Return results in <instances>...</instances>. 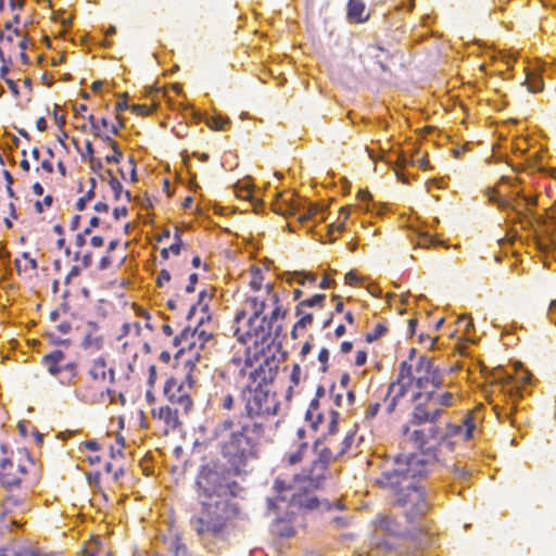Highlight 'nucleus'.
Returning a JSON list of instances; mask_svg holds the SVG:
<instances>
[{"mask_svg":"<svg viewBox=\"0 0 556 556\" xmlns=\"http://www.w3.org/2000/svg\"><path fill=\"white\" fill-rule=\"evenodd\" d=\"M410 388H415L412 395L414 407L404 434L419 450L417 454L429 460L433 468L434 452L444 439L443 429L437 422L446 408L456 405L458 395L446 381L445 372L434 364L432 357L426 355L420 356L415 366L407 362L401 363L396 381L389 386L386 395V400L391 399L389 412L394 409L396 402Z\"/></svg>","mask_w":556,"mask_h":556,"instance_id":"f257e3e1","label":"nucleus"},{"mask_svg":"<svg viewBox=\"0 0 556 556\" xmlns=\"http://www.w3.org/2000/svg\"><path fill=\"white\" fill-rule=\"evenodd\" d=\"M277 372L275 358H267L251 370L241 391L245 415L225 416L216 421L214 440L222 456L236 470L258 457L260 441L265 432L263 420L277 415L279 403L269 389Z\"/></svg>","mask_w":556,"mask_h":556,"instance_id":"f03ea898","label":"nucleus"},{"mask_svg":"<svg viewBox=\"0 0 556 556\" xmlns=\"http://www.w3.org/2000/svg\"><path fill=\"white\" fill-rule=\"evenodd\" d=\"M219 462L204 464L197 477L198 496L201 510L191 519L192 529L201 536H217L226 522L239 513V508L229 497L241 496L243 489L233 479L245 470L243 466L236 470Z\"/></svg>","mask_w":556,"mask_h":556,"instance_id":"7ed1b4c3","label":"nucleus"},{"mask_svg":"<svg viewBox=\"0 0 556 556\" xmlns=\"http://www.w3.org/2000/svg\"><path fill=\"white\" fill-rule=\"evenodd\" d=\"M432 471L429 460L419 454H401L393 468L384 470L379 480L383 486L395 489V503L406 509L407 518L425 516L434 502V490L420 482Z\"/></svg>","mask_w":556,"mask_h":556,"instance_id":"20e7f679","label":"nucleus"},{"mask_svg":"<svg viewBox=\"0 0 556 556\" xmlns=\"http://www.w3.org/2000/svg\"><path fill=\"white\" fill-rule=\"evenodd\" d=\"M277 496L267 498L268 511L276 516L271 525V533L280 540L295 535L296 528L302 525L300 514L304 509L316 508L319 504L316 495L311 492L301 493V486H286L285 481L276 480Z\"/></svg>","mask_w":556,"mask_h":556,"instance_id":"39448f33","label":"nucleus"},{"mask_svg":"<svg viewBox=\"0 0 556 556\" xmlns=\"http://www.w3.org/2000/svg\"><path fill=\"white\" fill-rule=\"evenodd\" d=\"M434 538L424 530L406 532L402 526L391 517L377 519L371 536V546L378 553L397 552L413 553L430 547Z\"/></svg>","mask_w":556,"mask_h":556,"instance_id":"423d86ee","label":"nucleus"},{"mask_svg":"<svg viewBox=\"0 0 556 556\" xmlns=\"http://www.w3.org/2000/svg\"><path fill=\"white\" fill-rule=\"evenodd\" d=\"M199 376L198 365L188 359L185 363L184 374L170 377L164 386V394L168 402L178 406L186 415L193 406V395L198 391Z\"/></svg>","mask_w":556,"mask_h":556,"instance_id":"0eeeda50","label":"nucleus"},{"mask_svg":"<svg viewBox=\"0 0 556 556\" xmlns=\"http://www.w3.org/2000/svg\"><path fill=\"white\" fill-rule=\"evenodd\" d=\"M315 448L317 451V457L314 458L308 466L303 468L301 476L296 477L293 484H288L287 486L299 485L302 488L301 493L307 491L313 495H315L313 490L321 486L327 478L328 464L334 460V452L331 447L319 448L318 443Z\"/></svg>","mask_w":556,"mask_h":556,"instance_id":"6e6552de","label":"nucleus"},{"mask_svg":"<svg viewBox=\"0 0 556 556\" xmlns=\"http://www.w3.org/2000/svg\"><path fill=\"white\" fill-rule=\"evenodd\" d=\"M25 473V467L13 462V451L0 444V489L18 488Z\"/></svg>","mask_w":556,"mask_h":556,"instance_id":"1a4fd4ad","label":"nucleus"},{"mask_svg":"<svg viewBox=\"0 0 556 556\" xmlns=\"http://www.w3.org/2000/svg\"><path fill=\"white\" fill-rule=\"evenodd\" d=\"M479 417L473 412H468L459 424H448L443 430L444 438H455L457 441L468 442L478 431Z\"/></svg>","mask_w":556,"mask_h":556,"instance_id":"9d476101","label":"nucleus"},{"mask_svg":"<svg viewBox=\"0 0 556 556\" xmlns=\"http://www.w3.org/2000/svg\"><path fill=\"white\" fill-rule=\"evenodd\" d=\"M65 359L66 356L63 351L54 350L42 357L41 364L51 376L55 377L62 371L63 367L66 366L67 362H65Z\"/></svg>","mask_w":556,"mask_h":556,"instance_id":"9b49d317","label":"nucleus"},{"mask_svg":"<svg viewBox=\"0 0 556 556\" xmlns=\"http://www.w3.org/2000/svg\"><path fill=\"white\" fill-rule=\"evenodd\" d=\"M181 409L172 407L170 405L161 406L157 409H153V416L162 420L167 430H175L179 426V413Z\"/></svg>","mask_w":556,"mask_h":556,"instance_id":"f8f14e48","label":"nucleus"},{"mask_svg":"<svg viewBox=\"0 0 556 556\" xmlns=\"http://www.w3.org/2000/svg\"><path fill=\"white\" fill-rule=\"evenodd\" d=\"M89 375L96 381H104L108 375L111 383L115 381V370L112 367L108 369L105 358L102 356L92 361Z\"/></svg>","mask_w":556,"mask_h":556,"instance_id":"ddd939ff","label":"nucleus"},{"mask_svg":"<svg viewBox=\"0 0 556 556\" xmlns=\"http://www.w3.org/2000/svg\"><path fill=\"white\" fill-rule=\"evenodd\" d=\"M192 337L189 339L190 352L195 351L197 361H199V350H203L205 344L213 339L212 333L206 332L205 330H200L199 328L191 329Z\"/></svg>","mask_w":556,"mask_h":556,"instance_id":"4468645a","label":"nucleus"},{"mask_svg":"<svg viewBox=\"0 0 556 556\" xmlns=\"http://www.w3.org/2000/svg\"><path fill=\"white\" fill-rule=\"evenodd\" d=\"M366 5L363 0H349L348 18L352 23H363L368 20V15H364Z\"/></svg>","mask_w":556,"mask_h":556,"instance_id":"2eb2a0df","label":"nucleus"},{"mask_svg":"<svg viewBox=\"0 0 556 556\" xmlns=\"http://www.w3.org/2000/svg\"><path fill=\"white\" fill-rule=\"evenodd\" d=\"M286 282L288 285H292L293 282H296L300 286H306V285H315L317 281V276L314 273L311 271H288L285 273Z\"/></svg>","mask_w":556,"mask_h":556,"instance_id":"dca6fc26","label":"nucleus"},{"mask_svg":"<svg viewBox=\"0 0 556 556\" xmlns=\"http://www.w3.org/2000/svg\"><path fill=\"white\" fill-rule=\"evenodd\" d=\"M304 434H305V430L298 429L296 435H298V438L300 440V443L296 446L295 451L289 452L286 455V457H285V459L288 462L289 465H296V464H299L302 460L304 454L307 452V450H308L307 443L306 442H302V439H303Z\"/></svg>","mask_w":556,"mask_h":556,"instance_id":"f3484780","label":"nucleus"},{"mask_svg":"<svg viewBox=\"0 0 556 556\" xmlns=\"http://www.w3.org/2000/svg\"><path fill=\"white\" fill-rule=\"evenodd\" d=\"M274 324L271 320L267 319L266 316H260L258 321L252 327L250 325V331L254 333L255 337L265 340L267 337H270Z\"/></svg>","mask_w":556,"mask_h":556,"instance_id":"a211bd4d","label":"nucleus"},{"mask_svg":"<svg viewBox=\"0 0 556 556\" xmlns=\"http://www.w3.org/2000/svg\"><path fill=\"white\" fill-rule=\"evenodd\" d=\"M325 302H326L325 294H315L309 299L299 302V304L295 307V314L304 313L305 308H312V307L323 308L325 305Z\"/></svg>","mask_w":556,"mask_h":556,"instance_id":"6ab92c4d","label":"nucleus"},{"mask_svg":"<svg viewBox=\"0 0 556 556\" xmlns=\"http://www.w3.org/2000/svg\"><path fill=\"white\" fill-rule=\"evenodd\" d=\"M77 376V366L74 362H67L62 371L55 376L63 386H70Z\"/></svg>","mask_w":556,"mask_h":556,"instance_id":"aec40b11","label":"nucleus"},{"mask_svg":"<svg viewBox=\"0 0 556 556\" xmlns=\"http://www.w3.org/2000/svg\"><path fill=\"white\" fill-rule=\"evenodd\" d=\"M306 420L311 422L312 427L317 429L319 424L324 422V416L319 412V404L317 400H313L306 412Z\"/></svg>","mask_w":556,"mask_h":556,"instance_id":"412c9836","label":"nucleus"},{"mask_svg":"<svg viewBox=\"0 0 556 556\" xmlns=\"http://www.w3.org/2000/svg\"><path fill=\"white\" fill-rule=\"evenodd\" d=\"M14 264L20 274L22 271L26 273L28 269L36 270L38 267L37 261L28 252L22 253L21 258H16Z\"/></svg>","mask_w":556,"mask_h":556,"instance_id":"4be33fe9","label":"nucleus"},{"mask_svg":"<svg viewBox=\"0 0 556 556\" xmlns=\"http://www.w3.org/2000/svg\"><path fill=\"white\" fill-rule=\"evenodd\" d=\"M193 334L191 328H185L179 336H176L173 340V345L178 349L177 356L184 353L186 350L190 352L189 339Z\"/></svg>","mask_w":556,"mask_h":556,"instance_id":"5701e85b","label":"nucleus"},{"mask_svg":"<svg viewBox=\"0 0 556 556\" xmlns=\"http://www.w3.org/2000/svg\"><path fill=\"white\" fill-rule=\"evenodd\" d=\"M248 305H250L253 311L252 316L249 319V325L253 327L258 321V317L262 316L265 309V302L257 298H251L248 300Z\"/></svg>","mask_w":556,"mask_h":556,"instance_id":"b1692460","label":"nucleus"},{"mask_svg":"<svg viewBox=\"0 0 556 556\" xmlns=\"http://www.w3.org/2000/svg\"><path fill=\"white\" fill-rule=\"evenodd\" d=\"M352 442H353V435L346 434L344 437V439L342 440V442L340 443V445L337 446L332 440H329L327 447H331L333 450L334 459H337L338 457L342 456L343 454H345L348 452V450L352 445Z\"/></svg>","mask_w":556,"mask_h":556,"instance_id":"393cba45","label":"nucleus"},{"mask_svg":"<svg viewBox=\"0 0 556 556\" xmlns=\"http://www.w3.org/2000/svg\"><path fill=\"white\" fill-rule=\"evenodd\" d=\"M319 214H323V208H320L317 204H309L306 211L299 216V220L301 223L317 220Z\"/></svg>","mask_w":556,"mask_h":556,"instance_id":"a878e982","label":"nucleus"},{"mask_svg":"<svg viewBox=\"0 0 556 556\" xmlns=\"http://www.w3.org/2000/svg\"><path fill=\"white\" fill-rule=\"evenodd\" d=\"M299 318L296 324L294 325L292 329V337L296 338V331L298 329H305L307 326L312 325L313 323V314H295Z\"/></svg>","mask_w":556,"mask_h":556,"instance_id":"bb28decb","label":"nucleus"},{"mask_svg":"<svg viewBox=\"0 0 556 556\" xmlns=\"http://www.w3.org/2000/svg\"><path fill=\"white\" fill-rule=\"evenodd\" d=\"M527 86H528L529 91L536 93V92H540L543 90L544 83H543L542 77L528 74L527 75Z\"/></svg>","mask_w":556,"mask_h":556,"instance_id":"cd10ccee","label":"nucleus"},{"mask_svg":"<svg viewBox=\"0 0 556 556\" xmlns=\"http://www.w3.org/2000/svg\"><path fill=\"white\" fill-rule=\"evenodd\" d=\"M235 406V399L230 393H223L218 399V407L225 410H231Z\"/></svg>","mask_w":556,"mask_h":556,"instance_id":"c85d7f7f","label":"nucleus"},{"mask_svg":"<svg viewBox=\"0 0 556 556\" xmlns=\"http://www.w3.org/2000/svg\"><path fill=\"white\" fill-rule=\"evenodd\" d=\"M301 374H302V370H301L300 365L294 364L292 367L291 374H290L291 384L289 386V390H288L289 393L292 391L293 387L299 386V383L301 381Z\"/></svg>","mask_w":556,"mask_h":556,"instance_id":"c756f323","label":"nucleus"},{"mask_svg":"<svg viewBox=\"0 0 556 556\" xmlns=\"http://www.w3.org/2000/svg\"><path fill=\"white\" fill-rule=\"evenodd\" d=\"M338 418H339V413L334 412V410H331L329 413V417H328V422H327V433L328 434H334L337 432V429H338Z\"/></svg>","mask_w":556,"mask_h":556,"instance_id":"7c9ffc66","label":"nucleus"},{"mask_svg":"<svg viewBox=\"0 0 556 556\" xmlns=\"http://www.w3.org/2000/svg\"><path fill=\"white\" fill-rule=\"evenodd\" d=\"M106 174L110 176V181H109L110 187H111L112 191L115 193V197L118 198L119 193L123 190V186L119 182V180L116 177H114L112 169H108Z\"/></svg>","mask_w":556,"mask_h":556,"instance_id":"2f4dec72","label":"nucleus"},{"mask_svg":"<svg viewBox=\"0 0 556 556\" xmlns=\"http://www.w3.org/2000/svg\"><path fill=\"white\" fill-rule=\"evenodd\" d=\"M388 329L384 325L378 324L374 328L372 332L367 334V341L372 342L387 333Z\"/></svg>","mask_w":556,"mask_h":556,"instance_id":"473e14b6","label":"nucleus"},{"mask_svg":"<svg viewBox=\"0 0 556 556\" xmlns=\"http://www.w3.org/2000/svg\"><path fill=\"white\" fill-rule=\"evenodd\" d=\"M516 194L519 197V199L514 200L515 202L511 204L516 206L515 210H519V206L527 207L528 205H534L535 201L532 199H529L525 194H522L520 191L516 192Z\"/></svg>","mask_w":556,"mask_h":556,"instance_id":"72a5a7b5","label":"nucleus"},{"mask_svg":"<svg viewBox=\"0 0 556 556\" xmlns=\"http://www.w3.org/2000/svg\"><path fill=\"white\" fill-rule=\"evenodd\" d=\"M112 150H113V154L112 155H106L105 156V161L109 164L119 163L121 159L123 157V152L119 150L117 142H113V149Z\"/></svg>","mask_w":556,"mask_h":556,"instance_id":"f704fd0d","label":"nucleus"},{"mask_svg":"<svg viewBox=\"0 0 556 556\" xmlns=\"http://www.w3.org/2000/svg\"><path fill=\"white\" fill-rule=\"evenodd\" d=\"M131 111L137 115L148 116L152 114L153 108L148 104H135L132 105Z\"/></svg>","mask_w":556,"mask_h":556,"instance_id":"c9c22d12","label":"nucleus"},{"mask_svg":"<svg viewBox=\"0 0 556 556\" xmlns=\"http://www.w3.org/2000/svg\"><path fill=\"white\" fill-rule=\"evenodd\" d=\"M100 448H101V444L96 440H87L79 445L80 452H84V450L97 452Z\"/></svg>","mask_w":556,"mask_h":556,"instance_id":"e433bc0d","label":"nucleus"},{"mask_svg":"<svg viewBox=\"0 0 556 556\" xmlns=\"http://www.w3.org/2000/svg\"><path fill=\"white\" fill-rule=\"evenodd\" d=\"M169 280H170L169 271L167 269H162L159 273L155 282L159 288H163L165 286V283H167Z\"/></svg>","mask_w":556,"mask_h":556,"instance_id":"4c0bfd02","label":"nucleus"},{"mask_svg":"<svg viewBox=\"0 0 556 556\" xmlns=\"http://www.w3.org/2000/svg\"><path fill=\"white\" fill-rule=\"evenodd\" d=\"M457 324L463 328L465 333H469L473 329L472 319L467 316L458 318Z\"/></svg>","mask_w":556,"mask_h":556,"instance_id":"58836bf2","label":"nucleus"},{"mask_svg":"<svg viewBox=\"0 0 556 556\" xmlns=\"http://www.w3.org/2000/svg\"><path fill=\"white\" fill-rule=\"evenodd\" d=\"M175 239L176 242L173 243L168 249L169 252L174 253L175 255H179L182 244L179 231H176Z\"/></svg>","mask_w":556,"mask_h":556,"instance_id":"ea45409f","label":"nucleus"},{"mask_svg":"<svg viewBox=\"0 0 556 556\" xmlns=\"http://www.w3.org/2000/svg\"><path fill=\"white\" fill-rule=\"evenodd\" d=\"M417 244L419 247H429V245L434 244V239L428 233H422L419 236Z\"/></svg>","mask_w":556,"mask_h":556,"instance_id":"a19ab883","label":"nucleus"},{"mask_svg":"<svg viewBox=\"0 0 556 556\" xmlns=\"http://www.w3.org/2000/svg\"><path fill=\"white\" fill-rule=\"evenodd\" d=\"M332 523L337 528H345V527H348L350 525V518L348 516L334 517L332 519Z\"/></svg>","mask_w":556,"mask_h":556,"instance_id":"79ce46f5","label":"nucleus"},{"mask_svg":"<svg viewBox=\"0 0 556 556\" xmlns=\"http://www.w3.org/2000/svg\"><path fill=\"white\" fill-rule=\"evenodd\" d=\"M229 124H230V121L228 118H226V119L216 118V119H213V125H211V126L217 130H225L226 126Z\"/></svg>","mask_w":556,"mask_h":556,"instance_id":"37998d69","label":"nucleus"},{"mask_svg":"<svg viewBox=\"0 0 556 556\" xmlns=\"http://www.w3.org/2000/svg\"><path fill=\"white\" fill-rule=\"evenodd\" d=\"M21 35V30L18 28H14L13 29V33L12 34H9V35H4L2 31H0V40L1 41H8V42H12L13 39H14V36H20Z\"/></svg>","mask_w":556,"mask_h":556,"instance_id":"c03bdc74","label":"nucleus"},{"mask_svg":"<svg viewBox=\"0 0 556 556\" xmlns=\"http://www.w3.org/2000/svg\"><path fill=\"white\" fill-rule=\"evenodd\" d=\"M329 359V351L327 349H321L319 354H318V361L323 364V365H326L327 362ZM326 366L323 367V371H326Z\"/></svg>","mask_w":556,"mask_h":556,"instance_id":"a18cd8bd","label":"nucleus"},{"mask_svg":"<svg viewBox=\"0 0 556 556\" xmlns=\"http://www.w3.org/2000/svg\"><path fill=\"white\" fill-rule=\"evenodd\" d=\"M344 280H345V283H346V285L353 286V285H356V283H357V281H358V277H357L356 273H354V271H349V273L345 275Z\"/></svg>","mask_w":556,"mask_h":556,"instance_id":"49530a36","label":"nucleus"},{"mask_svg":"<svg viewBox=\"0 0 556 556\" xmlns=\"http://www.w3.org/2000/svg\"><path fill=\"white\" fill-rule=\"evenodd\" d=\"M197 282H198V275L197 274H191L189 276V285L186 287V291L188 293H192L194 291V286H195Z\"/></svg>","mask_w":556,"mask_h":556,"instance_id":"de8ad7c7","label":"nucleus"},{"mask_svg":"<svg viewBox=\"0 0 556 556\" xmlns=\"http://www.w3.org/2000/svg\"><path fill=\"white\" fill-rule=\"evenodd\" d=\"M89 181H90V185H91L90 190L86 193L85 197H83L84 199H87V202L94 198V189H96V186H97V181H96L94 178H90Z\"/></svg>","mask_w":556,"mask_h":556,"instance_id":"09e8293b","label":"nucleus"},{"mask_svg":"<svg viewBox=\"0 0 556 556\" xmlns=\"http://www.w3.org/2000/svg\"><path fill=\"white\" fill-rule=\"evenodd\" d=\"M334 285H336V281L333 279H330L328 276H325L319 283V288L329 289Z\"/></svg>","mask_w":556,"mask_h":556,"instance_id":"8fccbe9b","label":"nucleus"},{"mask_svg":"<svg viewBox=\"0 0 556 556\" xmlns=\"http://www.w3.org/2000/svg\"><path fill=\"white\" fill-rule=\"evenodd\" d=\"M285 313L281 312V308L279 306H276L274 311L271 312L269 320L274 324L277 321L280 317H283Z\"/></svg>","mask_w":556,"mask_h":556,"instance_id":"3c124183","label":"nucleus"},{"mask_svg":"<svg viewBox=\"0 0 556 556\" xmlns=\"http://www.w3.org/2000/svg\"><path fill=\"white\" fill-rule=\"evenodd\" d=\"M80 263L84 268H88L92 263V254L87 253V254L83 255L80 258Z\"/></svg>","mask_w":556,"mask_h":556,"instance_id":"603ef678","label":"nucleus"},{"mask_svg":"<svg viewBox=\"0 0 556 556\" xmlns=\"http://www.w3.org/2000/svg\"><path fill=\"white\" fill-rule=\"evenodd\" d=\"M548 315L551 321L554 323L556 326V300L551 303Z\"/></svg>","mask_w":556,"mask_h":556,"instance_id":"864d4df0","label":"nucleus"},{"mask_svg":"<svg viewBox=\"0 0 556 556\" xmlns=\"http://www.w3.org/2000/svg\"><path fill=\"white\" fill-rule=\"evenodd\" d=\"M495 202H497L498 206L502 208H508V207L516 208V206L511 204L510 200H507V199H501V200L495 199Z\"/></svg>","mask_w":556,"mask_h":556,"instance_id":"5fc2aeb1","label":"nucleus"},{"mask_svg":"<svg viewBox=\"0 0 556 556\" xmlns=\"http://www.w3.org/2000/svg\"><path fill=\"white\" fill-rule=\"evenodd\" d=\"M366 359H367L366 353L363 351H359L356 355L355 363L357 366H362L366 363Z\"/></svg>","mask_w":556,"mask_h":556,"instance_id":"6e6d98bb","label":"nucleus"},{"mask_svg":"<svg viewBox=\"0 0 556 556\" xmlns=\"http://www.w3.org/2000/svg\"><path fill=\"white\" fill-rule=\"evenodd\" d=\"M349 216H350V210L348 207H341L340 208V217H343V222H342L341 226L339 227V230H341L344 227V223L349 218Z\"/></svg>","mask_w":556,"mask_h":556,"instance_id":"4d7b16f0","label":"nucleus"},{"mask_svg":"<svg viewBox=\"0 0 556 556\" xmlns=\"http://www.w3.org/2000/svg\"><path fill=\"white\" fill-rule=\"evenodd\" d=\"M90 243H91V245L93 248H100V247L103 245L104 239L102 237H100V236H94V237L91 238Z\"/></svg>","mask_w":556,"mask_h":556,"instance_id":"13d9d810","label":"nucleus"},{"mask_svg":"<svg viewBox=\"0 0 556 556\" xmlns=\"http://www.w3.org/2000/svg\"><path fill=\"white\" fill-rule=\"evenodd\" d=\"M36 127L39 131H45L48 127L46 118L45 117L38 118L36 122Z\"/></svg>","mask_w":556,"mask_h":556,"instance_id":"bf43d9fd","label":"nucleus"},{"mask_svg":"<svg viewBox=\"0 0 556 556\" xmlns=\"http://www.w3.org/2000/svg\"><path fill=\"white\" fill-rule=\"evenodd\" d=\"M93 208L98 213H105L109 211V205L104 202H98Z\"/></svg>","mask_w":556,"mask_h":556,"instance_id":"052dcab7","label":"nucleus"},{"mask_svg":"<svg viewBox=\"0 0 556 556\" xmlns=\"http://www.w3.org/2000/svg\"><path fill=\"white\" fill-rule=\"evenodd\" d=\"M332 299L337 301L336 303V312L341 313L343 312L344 304L339 295H333Z\"/></svg>","mask_w":556,"mask_h":556,"instance_id":"680f3d73","label":"nucleus"},{"mask_svg":"<svg viewBox=\"0 0 556 556\" xmlns=\"http://www.w3.org/2000/svg\"><path fill=\"white\" fill-rule=\"evenodd\" d=\"M353 344L349 341H344L341 343V352L348 354L352 351Z\"/></svg>","mask_w":556,"mask_h":556,"instance_id":"e2e57ef3","label":"nucleus"},{"mask_svg":"<svg viewBox=\"0 0 556 556\" xmlns=\"http://www.w3.org/2000/svg\"><path fill=\"white\" fill-rule=\"evenodd\" d=\"M79 274H80V268L78 266H73L67 275L66 280L68 281L70 279L77 277Z\"/></svg>","mask_w":556,"mask_h":556,"instance_id":"0e129e2a","label":"nucleus"},{"mask_svg":"<svg viewBox=\"0 0 556 556\" xmlns=\"http://www.w3.org/2000/svg\"><path fill=\"white\" fill-rule=\"evenodd\" d=\"M531 378L532 375L529 371L525 370L523 372H521L518 379L521 380L523 383H530Z\"/></svg>","mask_w":556,"mask_h":556,"instance_id":"69168bd1","label":"nucleus"},{"mask_svg":"<svg viewBox=\"0 0 556 556\" xmlns=\"http://www.w3.org/2000/svg\"><path fill=\"white\" fill-rule=\"evenodd\" d=\"M111 265V258L109 256H104L100 261V269H106Z\"/></svg>","mask_w":556,"mask_h":556,"instance_id":"338daca9","label":"nucleus"},{"mask_svg":"<svg viewBox=\"0 0 556 556\" xmlns=\"http://www.w3.org/2000/svg\"><path fill=\"white\" fill-rule=\"evenodd\" d=\"M41 167H42L47 173H52V172H53V164H52L49 160H45V161H42V163H41Z\"/></svg>","mask_w":556,"mask_h":556,"instance_id":"774afa93","label":"nucleus"}]
</instances>
